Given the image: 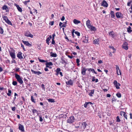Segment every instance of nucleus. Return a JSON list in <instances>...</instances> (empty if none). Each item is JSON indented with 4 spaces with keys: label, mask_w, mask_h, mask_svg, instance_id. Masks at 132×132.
<instances>
[{
    "label": "nucleus",
    "mask_w": 132,
    "mask_h": 132,
    "mask_svg": "<svg viewBox=\"0 0 132 132\" xmlns=\"http://www.w3.org/2000/svg\"><path fill=\"white\" fill-rule=\"evenodd\" d=\"M39 121L42 122L43 120V118L42 117V116H39Z\"/></svg>",
    "instance_id": "obj_47"
},
{
    "label": "nucleus",
    "mask_w": 132,
    "mask_h": 132,
    "mask_svg": "<svg viewBox=\"0 0 132 132\" xmlns=\"http://www.w3.org/2000/svg\"><path fill=\"white\" fill-rule=\"evenodd\" d=\"M39 62H45V61H44V60H42V59H39Z\"/></svg>",
    "instance_id": "obj_51"
},
{
    "label": "nucleus",
    "mask_w": 132,
    "mask_h": 132,
    "mask_svg": "<svg viewBox=\"0 0 132 132\" xmlns=\"http://www.w3.org/2000/svg\"><path fill=\"white\" fill-rule=\"evenodd\" d=\"M12 84L14 86L16 85L17 84V82L16 81H13L12 83Z\"/></svg>",
    "instance_id": "obj_41"
},
{
    "label": "nucleus",
    "mask_w": 132,
    "mask_h": 132,
    "mask_svg": "<svg viewBox=\"0 0 132 132\" xmlns=\"http://www.w3.org/2000/svg\"><path fill=\"white\" fill-rule=\"evenodd\" d=\"M111 17L112 18H114L115 17V15L114 14V12L113 11H111Z\"/></svg>",
    "instance_id": "obj_34"
},
{
    "label": "nucleus",
    "mask_w": 132,
    "mask_h": 132,
    "mask_svg": "<svg viewBox=\"0 0 132 132\" xmlns=\"http://www.w3.org/2000/svg\"><path fill=\"white\" fill-rule=\"evenodd\" d=\"M55 43V42L54 40V39H52V44H54Z\"/></svg>",
    "instance_id": "obj_56"
},
{
    "label": "nucleus",
    "mask_w": 132,
    "mask_h": 132,
    "mask_svg": "<svg viewBox=\"0 0 132 132\" xmlns=\"http://www.w3.org/2000/svg\"><path fill=\"white\" fill-rule=\"evenodd\" d=\"M66 83L67 85L69 86L72 85L73 84V82L71 80H70L68 81H66Z\"/></svg>",
    "instance_id": "obj_21"
},
{
    "label": "nucleus",
    "mask_w": 132,
    "mask_h": 132,
    "mask_svg": "<svg viewBox=\"0 0 132 132\" xmlns=\"http://www.w3.org/2000/svg\"><path fill=\"white\" fill-rule=\"evenodd\" d=\"M18 125L19 129V130L21 131H24V130L23 126L20 124H19Z\"/></svg>",
    "instance_id": "obj_11"
},
{
    "label": "nucleus",
    "mask_w": 132,
    "mask_h": 132,
    "mask_svg": "<svg viewBox=\"0 0 132 132\" xmlns=\"http://www.w3.org/2000/svg\"><path fill=\"white\" fill-rule=\"evenodd\" d=\"M17 57L19 59H22L23 58V57L22 55V53L21 52H19L17 54Z\"/></svg>",
    "instance_id": "obj_17"
},
{
    "label": "nucleus",
    "mask_w": 132,
    "mask_h": 132,
    "mask_svg": "<svg viewBox=\"0 0 132 132\" xmlns=\"http://www.w3.org/2000/svg\"><path fill=\"white\" fill-rule=\"evenodd\" d=\"M99 40L98 39H96L94 40L93 41V43L94 44H99Z\"/></svg>",
    "instance_id": "obj_30"
},
{
    "label": "nucleus",
    "mask_w": 132,
    "mask_h": 132,
    "mask_svg": "<svg viewBox=\"0 0 132 132\" xmlns=\"http://www.w3.org/2000/svg\"><path fill=\"white\" fill-rule=\"evenodd\" d=\"M92 72H93L95 74H97V73L95 71V70L94 69H92Z\"/></svg>",
    "instance_id": "obj_62"
},
{
    "label": "nucleus",
    "mask_w": 132,
    "mask_h": 132,
    "mask_svg": "<svg viewBox=\"0 0 132 132\" xmlns=\"http://www.w3.org/2000/svg\"><path fill=\"white\" fill-rule=\"evenodd\" d=\"M116 69L117 71V74L118 75H121V72L118 66L117 65H116Z\"/></svg>",
    "instance_id": "obj_7"
},
{
    "label": "nucleus",
    "mask_w": 132,
    "mask_h": 132,
    "mask_svg": "<svg viewBox=\"0 0 132 132\" xmlns=\"http://www.w3.org/2000/svg\"><path fill=\"white\" fill-rule=\"evenodd\" d=\"M2 17L3 19L6 22L9 24H12L11 22L8 19L7 17L6 16L3 15V16Z\"/></svg>",
    "instance_id": "obj_3"
},
{
    "label": "nucleus",
    "mask_w": 132,
    "mask_h": 132,
    "mask_svg": "<svg viewBox=\"0 0 132 132\" xmlns=\"http://www.w3.org/2000/svg\"><path fill=\"white\" fill-rule=\"evenodd\" d=\"M80 131H83L85 128L86 127L87 124L85 122H84L82 123L80 122Z\"/></svg>",
    "instance_id": "obj_2"
},
{
    "label": "nucleus",
    "mask_w": 132,
    "mask_h": 132,
    "mask_svg": "<svg viewBox=\"0 0 132 132\" xmlns=\"http://www.w3.org/2000/svg\"><path fill=\"white\" fill-rule=\"evenodd\" d=\"M88 40L87 39L86 37H85L84 39L83 40V42L84 43H87L88 42Z\"/></svg>",
    "instance_id": "obj_45"
},
{
    "label": "nucleus",
    "mask_w": 132,
    "mask_h": 132,
    "mask_svg": "<svg viewBox=\"0 0 132 132\" xmlns=\"http://www.w3.org/2000/svg\"><path fill=\"white\" fill-rule=\"evenodd\" d=\"M89 104L92 105L93 104V103L90 102H86L84 105V107L85 108H86Z\"/></svg>",
    "instance_id": "obj_28"
},
{
    "label": "nucleus",
    "mask_w": 132,
    "mask_h": 132,
    "mask_svg": "<svg viewBox=\"0 0 132 132\" xmlns=\"http://www.w3.org/2000/svg\"><path fill=\"white\" fill-rule=\"evenodd\" d=\"M47 67H46L45 68V69H44V70L45 71H48V69L47 68Z\"/></svg>",
    "instance_id": "obj_61"
},
{
    "label": "nucleus",
    "mask_w": 132,
    "mask_h": 132,
    "mask_svg": "<svg viewBox=\"0 0 132 132\" xmlns=\"http://www.w3.org/2000/svg\"><path fill=\"white\" fill-rule=\"evenodd\" d=\"M24 35L27 37H30L31 38L33 37V35L28 31L26 32L24 34Z\"/></svg>",
    "instance_id": "obj_10"
},
{
    "label": "nucleus",
    "mask_w": 132,
    "mask_h": 132,
    "mask_svg": "<svg viewBox=\"0 0 132 132\" xmlns=\"http://www.w3.org/2000/svg\"><path fill=\"white\" fill-rule=\"evenodd\" d=\"M110 48L112 49L113 50V53H114L115 52L116 50H115V49L114 48L113 46H110Z\"/></svg>",
    "instance_id": "obj_39"
},
{
    "label": "nucleus",
    "mask_w": 132,
    "mask_h": 132,
    "mask_svg": "<svg viewBox=\"0 0 132 132\" xmlns=\"http://www.w3.org/2000/svg\"><path fill=\"white\" fill-rule=\"evenodd\" d=\"M22 41L24 44L30 47L31 45L28 41H25L23 40H22Z\"/></svg>",
    "instance_id": "obj_20"
},
{
    "label": "nucleus",
    "mask_w": 132,
    "mask_h": 132,
    "mask_svg": "<svg viewBox=\"0 0 132 132\" xmlns=\"http://www.w3.org/2000/svg\"><path fill=\"white\" fill-rule=\"evenodd\" d=\"M81 125L80 124V122H77L76 123L75 125V127L77 129H79V130H80V126Z\"/></svg>",
    "instance_id": "obj_14"
},
{
    "label": "nucleus",
    "mask_w": 132,
    "mask_h": 132,
    "mask_svg": "<svg viewBox=\"0 0 132 132\" xmlns=\"http://www.w3.org/2000/svg\"><path fill=\"white\" fill-rule=\"evenodd\" d=\"M128 43L127 42H125L122 45V48L125 50H127L128 48Z\"/></svg>",
    "instance_id": "obj_6"
},
{
    "label": "nucleus",
    "mask_w": 132,
    "mask_h": 132,
    "mask_svg": "<svg viewBox=\"0 0 132 132\" xmlns=\"http://www.w3.org/2000/svg\"><path fill=\"white\" fill-rule=\"evenodd\" d=\"M50 54L51 56L53 57H56L57 56V55L55 53L51 52L50 53Z\"/></svg>",
    "instance_id": "obj_29"
},
{
    "label": "nucleus",
    "mask_w": 132,
    "mask_h": 132,
    "mask_svg": "<svg viewBox=\"0 0 132 132\" xmlns=\"http://www.w3.org/2000/svg\"><path fill=\"white\" fill-rule=\"evenodd\" d=\"M120 114L122 116H124L125 115L126 113L125 112L123 111H121L120 112Z\"/></svg>",
    "instance_id": "obj_38"
},
{
    "label": "nucleus",
    "mask_w": 132,
    "mask_h": 132,
    "mask_svg": "<svg viewBox=\"0 0 132 132\" xmlns=\"http://www.w3.org/2000/svg\"><path fill=\"white\" fill-rule=\"evenodd\" d=\"M73 23L76 24H77L80 23V21L78 20L75 19L73 20Z\"/></svg>",
    "instance_id": "obj_25"
},
{
    "label": "nucleus",
    "mask_w": 132,
    "mask_h": 132,
    "mask_svg": "<svg viewBox=\"0 0 132 132\" xmlns=\"http://www.w3.org/2000/svg\"><path fill=\"white\" fill-rule=\"evenodd\" d=\"M98 63L101 64L103 63V62L102 60H100L98 61Z\"/></svg>",
    "instance_id": "obj_55"
},
{
    "label": "nucleus",
    "mask_w": 132,
    "mask_h": 132,
    "mask_svg": "<svg viewBox=\"0 0 132 132\" xmlns=\"http://www.w3.org/2000/svg\"><path fill=\"white\" fill-rule=\"evenodd\" d=\"M30 2V0H28V1H26L24 2H23V3L25 5H27V3L29 2Z\"/></svg>",
    "instance_id": "obj_46"
},
{
    "label": "nucleus",
    "mask_w": 132,
    "mask_h": 132,
    "mask_svg": "<svg viewBox=\"0 0 132 132\" xmlns=\"http://www.w3.org/2000/svg\"><path fill=\"white\" fill-rule=\"evenodd\" d=\"M4 32V31L3 29L1 27H0V33L2 34H3Z\"/></svg>",
    "instance_id": "obj_40"
},
{
    "label": "nucleus",
    "mask_w": 132,
    "mask_h": 132,
    "mask_svg": "<svg viewBox=\"0 0 132 132\" xmlns=\"http://www.w3.org/2000/svg\"><path fill=\"white\" fill-rule=\"evenodd\" d=\"M86 25L88 28L90 27L91 26L90 23V21L89 20H88L86 21Z\"/></svg>",
    "instance_id": "obj_18"
},
{
    "label": "nucleus",
    "mask_w": 132,
    "mask_h": 132,
    "mask_svg": "<svg viewBox=\"0 0 132 132\" xmlns=\"http://www.w3.org/2000/svg\"><path fill=\"white\" fill-rule=\"evenodd\" d=\"M32 111L33 113L34 114L35 113H37L38 112L37 110L35 109H33L32 110Z\"/></svg>",
    "instance_id": "obj_42"
},
{
    "label": "nucleus",
    "mask_w": 132,
    "mask_h": 132,
    "mask_svg": "<svg viewBox=\"0 0 132 132\" xmlns=\"http://www.w3.org/2000/svg\"><path fill=\"white\" fill-rule=\"evenodd\" d=\"M68 57L70 59H72L73 57L72 56H71L70 55H68Z\"/></svg>",
    "instance_id": "obj_60"
},
{
    "label": "nucleus",
    "mask_w": 132,
    "mask_h": 132,
    "mask_svg": "<svg viewBox=\"0 0 132 132\" xmlns=\"http://www.w3.org/2000/svg\"><path fill=\"white\" fill-rule=\"evenodd\" d=\"M54 23V21H52L50 23V24L52 26L53 25Z\"/></svg>",
    "instance_id": "obj_58"
},
{
    "label": "nucleus",
    "mask_w": 132,
    "mask_h": 132,
    "mask_svg": "<svg viewBox=\"0 0 132 132\" xmlns=\"http://www.w3.org/2000/svg\"><path fill=\"white\" fill-rule=\"evenodd\" d=\"M20 69V68H16L15 70V71H19Z\"/></svg>",
    "instance_id": "obj_59"
},
{
    "label": "nucleus",
    "mask_w": 132,
    "mask_h": 132,
    "mask_svg": "<svg viewBox=\"0 0 132 132\" xmlns=\"http://www.w3.org/2000/svg\"><path fill=\"white\" fill-rule=\"evenodd\" d=\"M62 24H63V23L62 22H60L59 24V25L60 26L61 28L62 27V25H63Z\"/></svg>",
    "instance_id": "obj_57"
},
{
    "label": "nucleus",
    "mask_w": 132,
    "mask_h": 132,
    "mask_svg": "<svg viewBox=\"0 0 132 132\" xmlns=\"http://www.w3.org/2000/svg\"><path fill=\"white\" fill-rule=\"evenodd\" d=\"M116 96L118 98H120L121 97V94L120 93H118L116 94Z\"/></svg>",
    "instance_id": "obj_44"
},
{
    "label": "nucleus",
    "mask_w": 132,
    "mask_h": 132,
    "mask_svg": "<svg viewBox=\"0 0 132 132\" xmlns=\"http://www.w3.org/2000/svg\"><path fill=\"white\" fill-rule=\"evenodd\" d=\"M113 84L116 89H119L120 88L119 86H120V84L118 83L116 80H115L114 81Z\"/></svg>",
    "instance_id": "obj_5"
},
{
    "label": "nucleus",
    "mask_w": 132,
    "mask_h": 132,
    "mask_svg": "<svg viewBox=\"0 0 132 132\" xmlns=\"http://www.w3.org/2000/svg\"><path fill=\"white\" fill-rule=\"evenodd\" d=\"M9 53L13 59L15 58V55L14 52H10Z\"/></svg>",
    "instance_id": "obj_13"
},
{
    "label": "nucleus",
    "mask_w": 132,
    "mask_h": 132,
    "mask_svg": "<svg viewBox=\"0 0 132 132\" xmlns=\"http://www.w3.org/2000/svg\"><path fill=\"white\" fill-rule=\"evenodd\" d=\"M131 29V27L130 26H129L127 28V31L129 33L131 32L132 31V30Z\"/></svg>",
    "instance_id": "obj_32"
},
{
    "label": "nucleus",
    "mask_w": 132,
    "mask_h": 132,
    "mask_svg": "<svg viewBox=\"0 0 132 132\" xmlns=\"http://www.w3.org/2000/svg\"><path fill=\"white\" fill-rule=\"evenodd\" d=\"M95 77H93L92 79V81H94L95 80Z\"/></svg>",
    "instance_id": "obj_52"
},
{
    "label": "nucleus",
    "mask_w": 132,
    "mask_h": 132,
    "mask_svg": "<svg viewBox=\"0 0 132 132\" xmlns=\"http://www.w3.org/2000/svg\"><path fill=\"white\" fill-rule=\"evenodd\" d=\"M79 62H80L79 60L78 59H77L76 63L77 64V65L78 66H79L80 65V64L79 63Z\"/></svg>",
    "instance_id": "obj_36"
},
{
    "label": "nucleus",
    "mask_w": 132,
    "mask_h": 132,
    "mask_svg": "<svg viewBox=\"0 0 132 132\" xmlns=\"http://www.w3.org/2000/svg\"><path fill=\"white\" fill-rule=\"evenodd\" d=\"M93 69L89 68L88 69V70L89 71H92V69Z\"/></svg>",
    "instance_id": "obj_63"
},
{
    "label": "nucleus",
    "mask_w": 132,
    "mask_h": 132,
    "mask_svg": "<svg viewBox=\"0 0 132 132\" xmlns=\"http://www.w3.org/2000/svg\"><path fill=\"white\" fill-rule=\"evenodd\" d=\"M101 5L104 7H107L108 6V4L105 1H103L101 4Z\"/></svg>",
    "instance_id": "obj_22"
},
{
    "label": "nucleus",
    "mask_w": 132,
    "mask_h": 132,
    "mask_svg": "<svg viewBox=\"0 0 132 132\" xmlns=\"http://www.w3.org/2000/svg\"><path fill=\"white\" fill-rule=\"evenodd\" d=\"M15 107H12V110L13 111H14L15 110Z\"/></svg>",
    "instance_id": "obj_53"
},
{
    "label": "nucleus",
    "mask_w": 132,
    "mask_h": 132,
    "mask_svg": "<svg viewBox=\"0 0 132 132\" xmlns=\"http://www.w3.org/2000/svg\"><path fill=\"white\" fill-rule=\"evenodd\" d=\"M14 5L16 7L17 9L19 12H22V8L21 7H20L18 5L16 4H15Z\"/></svg>",
    "instance_id": "obj_19"
},
{
    "label": "nucleus",
    "mask_w": 132,
    "mask_h": 132,
    "mask_svg": "<svg viewBox=\"0 0 132 132\" xmlns=\"http://www.w3.org/2000/svg\"><path fill=\"white\" fill-rule=\"evenodd\" d=\"M109 35L112 38H114L116 36L113 31H110L109 32Z\"/></svg>",
    "instance_id": "obj_16"
},
{
    "label": "nucleus",
    "mask_w": 132,
    "mask_h": 132,
    "mask_svg": "<svg viewBox=\"0 0 132 132\" xmlns=\"http://www.w3.org/2000/svg\"><path fill=\"white\" fill-rule=\"evenodd\" d=\"M41 87L43 89V90L45 91V85L43 84H42L41 86Z\"/></svg>",
    "instance_id": "obj_49"
},
{
    "label": "nucleus",
    "mask_w": 132,
    "mask_h": 132,
    "mask_svg": "<svg viewBox=\"0 0 132 132\" xmlns=\"http://www.w3.org/2000/svg\"><path fill=\"white\" fill-rule=\"evenodd\" d=\"M15 77L17 81L18 82L21 84H22L23 83V81L21 77L19 75L15 73Z\"/></svg>",
    "instance_id": "obj_1"
},
{
    "label": "nucleus",
    "mask_w": 132,
    "mask_h": 132,
    "mask_svg": "<svg viewBox=\"0 0 132 132\" xmlns=\"http://www.w3.org/2000/svg\"><path fill=\"white\" fill-rule=\"evenodd\" d=\"M8 93L7 94V95L9 96H10L11 95V90L9 89L8 90Z\"/></svg>",
    "instance_id": "obj_35"
},
{
    "label": "nucleus",
    "mask_w": 132,
    "mask_h": 132,
    "mask_svg": "<svg viewBox=\"0 0 132 132\" xmlns=\"http://www.w3.org/2000/svg\"><path fill=\"white\" fill-rule=\"evenodd\" d=\"M106 96L108 97H110L111 96V95L109 94H107L106 95Z\"/></svg>",
    "instance_id": "obj_64"
},
{
    "label": "nucleus",
    "mask_w": 132,
    "mask_h": 132,
    "mask_svg": "<svg viewBox=\"0 0 132 132\" xmlns=\"http://www.w3.org/2000/svg\"><path fill=\"white\" fill-rule=\"evenodd\" d=\"M120 121V120L119 117L118 116H117L116 118V121L117 122H119Z\"/></svg>",
    "instance_id": "obj_43"
},
{
    "label": "nucleus",
    "mask_w": 132,
    "mask_h": 132,
    "mask_svg": "<svg viewBox=\"0 0 132 132\" xmlns=\"http://www.w3.org/2000/svg\"><path fill=\"white\" fill-rule=\"evenodd\" d=\"M65 19V17H64V16H63L61 18V20L62 21H64Z\"/></svg>",
    "instance_id": "obj_54"
},
{
    "label": "nucleus",
    "mask_w": 132,
    "mask_h": 132,
    "mask_svg": "<svg viewBox=\"0 0 132 132\" xmlns=\"http://www.w3.org/2000/svg\"><path fill=\"white\" fill-rule=\"evenodd\" d=\"M31 71L33 73H34L35 74L37 75H40L42 73V72H41L39 71H35L32 69H31Z\"/></svg>",
    "instance_id": "obj_12"
},
{
    "label": "nucleus",
    "mask_w": 132,
    "mask_h": 132,
    "mask_svg": "<svg viewBox=\"0 0 132 132\" xmlns=\"http://www.w3.org/2000/svg\"><path fill=\"white\" fill-rule=\"evenodd\" d=\"M47 100L49 102H55L54 100L53 99L49 98L47 99Z\"/></svg>",
    "instance_id": "obj_33"
},
{
    "label": "nucleus",
    "mask_w": 132,
    "mask_h": 132,
    "mask_svg": "<svg viewBox=\"0 0 132 132\" xmlns=\"http://www.w3.org/2000/svg\"><path fill=\"white\" fill-rule=\"evenodd\" d=\"M61 69L60 68H57L56 70V75L57 76L58 75L60 74L61 76H63L62 73L61 72H60Z\"/></svg>",
    "instance_id": "obj_8"
},
{
    "label": "nucleus",
    "mask_w": 132,
    "mask_h": 132,
    "mask_svg": "<svg viewBox=\"0 0 132 132\" xmlns=\"http://www.w3.org/2000/svg\"><path fill=\"white\" fill-rule=\"evenodd\" d=\"M45 65L46 67L51 69L52 68L51 66L53 65V64L52 62H47L46 63Z\"/></svg>",
    "instance_id": "obj_9"
},
{
    "label": "nucleus",
    "mask_w": 132,
    "mask_h": 132,
    "mask_svg": "<svg viewBox=\"0 0 132 132\" xmlns=\"http://www.w3.org/2000/svg\"><path fill=\"white\" fill-rule=\"evenodd\" d=\"M21 47L23 49L24 51H26V50L24 48V45L22 44H21Z\"/></svg>",
    "instance_id": "obj_50"
},
{
    "label": "nucleus",
    "mask_w": 132,
    "mask_h": 132,
    "mask_svg": "<svg viewBox=\"0 0 132 132\" xmlns=\"http://www.w3.org/2000/svg\"><path fill=\"white\" fill-rule=\"evenodd\" d=\"M75 120V118L73 116H71L68 118L67 121L68 123H71L74 122Z\"/></svg>",
    "instance_id": "obj_4"
},
{
    "label": "nucleus",
    "mask_w": 132,
    "mask_h": 132,
    "mask_svg": "<svg viewBox=\"0 0 132 132\" xmlns=\"http://www.w3.org/2000/svg\"><path fill=\"white\" fill-rule=\"evenodd\" d=\"M116 15L117 18H120L123 16L122 14L121 13L119 12L116 13Z\"/></svg>",
    "instance_id": "obj_15"
},
{
    "label": "nucleus",
    "mask_w": 132,
    "mask_h": 132,
    "mask_svg": "<svg viewBox=\"0 0 132 132\" xmlns=\"http://www.w3.org/2000/svg\"><path fill=\"white\" fill-rule=\"evenodd\" d=\"M88 28L92 31H94L96 30V29L95 28L92 26L90 27H89Z\"/></svg>",
    "instance_id": "obj_23"
},
{
    "label": "nucleus",
    "mask_w": 132,
    "mask_h": 132,
    "mask_svg": "<svg viewBox=\"0 0 132 132\" xmlns=\"http://www.w3.org/2000/svg\"><path fill=\"white\" fill-rule=\"evenodd\" d=\"M31 100L32 102L35 103V100L34 98L32 96H31Z\"/></svg>",
    "instance_id": "obj_37"
},
{
    "label": "nucleus",
    "mask_w": 132,
    "mask_h": 132,
    "mask_svg": "<svg viewBox=\"0 0 132 132\" xmlns=\"http://www.w3.org/2000/svg\"><path fill=\"white\" fill-rule=\"evenodd\" d=\"M75 33L78 36H80V33L78 31H76L75 32Z\"/></svg>",
    "instance_id": "obj_48"
},
{
    "label": "nucleus",
    "mask_w": 132,
    "mask_h": 132,
    "mask_svg": "<svg viewBox=\"0 0 132 132\" xmlns=\"http://www.w3.org/2000/svg\"><path fill=\"white\" fill-rule=\"evenodd\" d=\"M52 38L51 36L50 35L49 36V37H48L46 39V43L48 45L49 44V41L50 40V39Z\"/></svg>",
    "instance_id": "obj_26"
},
{
    "label": "nucleus",
    "mask_w": 132,
    "mask_h": 132,
    "mask_svg": "<svg viewBox=\"0 0 132 132\" xmlns=\"http://www.w3.org/2000/svg\"><path fill=\"white\" fill-rule=\"evenodd\" d=\"M86 69L84 68H83L81 69V73L83 75H85L86 71Z\"/></svg>",
    "instance_id": "obj_24"
},
{
    "label": "nucleus",
    "mask_w": 132,
    "mask_h": 132,
    "mask_svg": "<svg viewBox=\"0 0 132 132\" xmlns=\"http://www.w3.org/2000/svg\"><path fill=\"white\" fill-rule=\"evenodd\" d=\"M90 92L89 93V95L90 96H93V94H94V89L90 91Z\"/></svg>",
    "instance_id": "obj_27"
},
{
    "label": "nucleus",
    "mask_w": 132,
    "mask_h": 132,
    "mask_svg": "<svg viewBox=\"0 0 132 132\" xmlns=\"http://www.w3.org/2000/svg\"><path fill=\"white\" fill-rule=\"evenodd\" d=\"M2 9L3 10H5L6 11H7L8 10V7L6 5H4L3 6Z\"/></svg>",
    "instance_id": "obj_31"
}]
</instances>
